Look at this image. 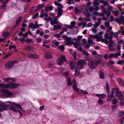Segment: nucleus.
<instances>
[{
	"label": "nucleus",
	"instance_id": "58836bf2",
	"mask_svg": "<svg viewBox=\"0 0 124 124\" xmlns=\"http://www.w3.org/2000/svg\"><path fill=\"white\" fill-rule=\"evenodd\" d=\"M85 59L89 62L91 61V60H93V58L90 56H88L87 57H85Z\"/></svg>",
	"mask_w": 124,
	"mask_h": 124
},
{
	"label": "nucleus",
	"instance_id": "5701e85b",
	"mask_svg": "<svg viewBox=\"0 0 124 124\" xmlns=\"http://www.w3.org/2000/svg\"><path fill=\"white\" fill-rule=\"evenodd\" d=\"M67 86H70L71 85L72 83L71 79L69 77L67 79Z\"/></svg>",
	"mask_w": 124,
	"mask_h": 124
},
{
	"label": "nucleus",
	"instance_id": "de8ad7c7",
	"mask_svg": "<svg viewBox=\"0 0 124 124\" xmlns=\"http://www.w3.org/2000/svg\"><path fill=\"white\" fill-rule=\"evenodd\" d=\"M115 19L114 17L112 15H110V19H109V22H111V21H113L115 20Z\"/></svg>",
	"mask_w": 124,
	"mask_h": 124
},
{
	"label": "nucleus",
	"instance_id": "338daca9",
	"mask_svg": "<svg viewBox=\"0 0 124 124\" xmlns=\"http://www.w3.org/2000/svg\"><path fill=\"white\" fill-rule=\"evenodd\" d=\"M113 13L116 16H117L119 14V11L118 10H117L115 12L113 11Z\"/></svg>",
	"mask_w": 124,
	"mask_h": 124
},
{
	"label": "nucleus",
	"instance_id": "f704fd0d",
	"mask_svg": "<svg viewBox=\"0 0 124 124\" xmlns=\"http://www.w3.org/2000/svg\"><path fill=\"white\" fill-rule=\"evenodd\" d=\"M115 21L118 23H122V22H121L119 18L117 17L115 18Z\"/></svg>",
	"mask_w": 124,
	"mask_h": 124
},
{
	"label": "nucleus",
	"instance_id": "0e129e2a",
	"mask_svg": "<svg viewBox=\"0 0 124 124\" xmlns=\"http://www.w3.org/2000/svg\"><path fill=\"white\" fill-rule=\"evenodd\" d=\"M42 39L41 38H38L36 39V41L37 43H40L41 42Z\"/></svg>",
	"mask_w": 124,
	"mask_h": 124
},
{
	"label": "nucleus",
	"instance_id": "603ef678",
	"mask_svg": "<svg viewBox=\"0 0 124 124\" xmlns=\"http://www.w3.org/2000/svg\"><path fill=\"white\" fill-rule=\"evenodd\" d=\"M53 8H45L44 11L46 12H49V11H52Z\"/></svg>",
	"mask_w": 124,
	"mask_h": 124
},
{
	"label": "nucleus",
	"instance_id": "79ce46f5",
	"mask_svg": "<svg viewBox=\"0 0 124 124\" xmlns=\"http://www.w3.org/2000/svg\"><path fill=\"white\" fill-rule=\"evenodd\" d=\"M80 69L81 70V68L80 67H79L77 65L76 67L75 68V73H77L78 72V71H79V70Z\"/></svg>",
	"mask_w": 124,
	"mask_h": 124
},
{
	"label": "nucleus",
	"instance_id": "9b49d317",
	"mask_svg": "<svg viewBox=\"0 0 124 124\" xmlns=\"http://www.w3.org/2000/svg\"><path fill=\"white\" fill-rule=\"evenodd\" d=\"M100 1L99 2H97L96 1H94L92 3L93 5V7H91L90 8H93V7H95V8H99V6L100 5Z\"/></svg>",
	"mask_w": 124,
	"mask_h": 124
},
{
	"label": "nucleus",
	"instance_id": "7c9ffc66",
	"mask_svg": "<svg viewBox=\"0 0 124 124\" xmlns=\"http://www.w3.org/2000/svg\"><path fill=\"white\" fill-rule=\"evenodd\" d=\"M31 39H24L20 41V42L21 43L26 42L27 43H30L31 42Z\"/></svg>",
	"mask_w": 124,
	"mask_h": 124
},
{
	"label": "nucleus",
	"instance_id": "a878e982",
	"mask_svg": "<svg viewBox=\"0 0 124 124\" xmlns=\"http://www.w3.org/2000/svg\"><path fill=\"white\" fill-rule=\"evenodd\" d=\"M9 84H0V87H2L3 88H6L9 87Z\"/></svg>",
	"mask_w": 124,
	"mask_h": 124
},
{
	"label": "nucleus",
	"instance_id": "49530a36",
	"mask_svg": "<svg viewBox=\"0 0 124 124\" xmlns=\"http://www.w3.org/2000/svg\"><path fill=\"white\" fill-rule=\"evenodd\" d=\"M105 24L106 27L107 28L110 26V23L109 22L107 21L105 22Z\"/></svg>",
	"mask_w": 124,
	"mask_h": 124
},
{
	"label": "nucleus",
	"instance_id": "2eb2a0df",
	"mask_svg": "<svg viewBox=\"0 0 124 124\" xmlns=\"http://www.w3.org/2000/svg\"><path fill=\"white\" fill-rule=\"evenodd\" d=\"M74 61H72L70 62L69 65L70 70H73L75 68V64L74 63Z\"/></svg>",
	"mask_w": 124,
	"mask_h": 124
},
{
	"label": "nucleus",
	"instance_id": "4be33fe9",
	"mask_svg": "<svg viewBox=\"0 0 124 124\" xmlns=\"http://www.w3.org/2000/svg\"><path fill=\"white\" fill-rule=\"evenodd\" d=\"M108 9V12L106 14V16H110L111 12L113 10L114 8H107Z\"/></svg>",
	"mask_w": 124,
	"mask_h": 124
},
{
	"label": "nucleus",
	"instance_id": "c85d7f7f",
	"mask_svg": "<svg viewBox=\"0 0 124 124\" xmlns=\"http://www.w3.org/2000/svg\"><path fill=\"white\" fill-rule=\"evenodd\" d=\"M8 0H6L5 1H4L3 3L1 5L0 8H5L6 5V4L7 3Z\"/></svg>",
	"mask_w": 124,
	"mask_h": 124
},
{
	"label": "nucleus",
	"instance_id": "c03bdc74",
	"mask_svg": "<svg viewBox=\"0 0 124 124\" xmlns=\"http://www.w3.org/2000/svg\"><path fill=\"white\" fill-rule=\"evenodd\" d=\"M93 71L92 70H90V69L89 68H88L87 70L86 71V72L87 74L89 75L90 74H91L90 73H92Z\"/></svg>",
	"mask_w": 124,
	"mask_h": 124
},
{
	"label": "nucleus",
	"instance_id": "a18cd8bd",
	"mask_svg": "<svg viewBox=\"0 0 124 124\" xmlns=\"http://www.w3.org/2000/svg\"><path fill=\"white\" fill-rule=\"evenodd\" d=\"M84 51L82 52V54L86 56H88L89 55V54L85 50H83Z\"/></svg>",
	"mask_w": 124,
	"mask_h": 124
},
{
	"label": "nucleus",
	"instance_id": "680f3d73",
	"mask_svg": "<svg viewBox=\"0 0 124 124\" xmlns=\"http://www.w3.org/2000/svg\"><path fill=\"white\" fill-rule=\"evenodd\" d=\"M83 14L85 15V16L86 18H88L89 17L91 16V15L89 13H87V14H85V13H84L83 12Z\"/></svg>",
	"mask_w": 124,
	"mask_h": 124
},
{
	"label": "nucleus",
	"instance_id": "f3484780",
	"mask_svg": "<svg viewBox=\"0 0 124 124\" xmlns=\"http://www.w3.org/2000/svg\"><path fill=\"white\" fill-rule=\"evenodd\" d=\"M77 85L76 84H73L72 85V89L76 92H78L80 90L77 88Z\"/></svg>",
	"mask_w": 124,
	"mask_h": 124
},
{
	"label": "nucleus",
	"instance_id": "e433bc0d",
	"mask_svg": "<svg viewBox=\"0 0 124 124\" xmlns=\"http://www.w3.org/2000/svg\"><path fill=\"white\" fill-rule=\"evenodd\" d=\"M98 103L99 105H101L103 104V100L101 99H99L98 101Z\"/></svg>",
	"mask_w": 124,
	"mask_h": 124
},
{
	"label": "nucleus",
	"instance_id": "a211bd4d",
	"mask_svg": "<svg viewBox=\"0 0 124 124\" xmlns=\"http://www.w3.org/2000/svg\"><path fill=\"white\" fill-rule=\"evenodd\" d=\"M99 74L100 78L101 79H104L105 78V75L104 73L101 70L99 71Z\"/></svg>",
	"mask_w": 124,
	"mask_h": 124
},
{
	"label": "nucleus",
	"instance_id": "6ab92c4d",
	"mask_svg": "<svg viewBox=\"0 0 124 124\" xmlns=\"http://www.w3.org/2000/svg\"><path fill=\"white\" fill-rule=\"evenodd\" d=\"M81 10L78 9V8H74L75 9V12L77 14H80L82 11H83L84 8H81Z\"/></svg>",
	"mask_w": 124,
	"mask_h": 124
},
{
	"label": "nucleus",
	"instance_id": "f257e3e1",
	"mask_svg": "<svg viewBox=\"0 0 124 124\" xmlns=\"http://www.w3.org/2000/svg\"><path fill=\"white\" fill-rule=\"evenodd\" d=\"M14 78H10L9 77H6L4 79V80L6 82L9 83L7 84L9 85V87L7 88L9 89H13L16 88V83H14L12 81H15Z\"/></svg>",
	"mask_w": 124,
	"mask_h": 124
},
{
	"label": "nucleus",
	"instance_id": "4468645a",
	"mask_svg": "<svg viewBox=\"0 0 124 124\" xmlns=\"http://www.w3.org/2000/svg\"><path fill=\"white\" fill-rule=\"evenodd\" d=\"M117 80L119 85H121L122 86H124V81L122 79L120 78H118Z\"/></svg>",
	"mask_w": 124,
	"mask_h": 124
},
{
	"label": "nucleus",
	"instance_id": "a19ab883",
	"mask_svg": "<svg viewBox=\"0 0 124 124\" xmlns=\"http://www.w3.org/2000/svg\"><path fill=\"white\" fill-rule=\"evenodd\" d=\"M93 33H95V34L97 33V30L95 28L93 27H92L91 29Z\"/></svg>",
	"mask_w": 124,
	"mask_h": 124
},
{
	"label": "nucleus",
	"instance_id": "cd10ccee",
	"mask_svg": "<svg viewBox=\"0 0 124 124\" xmlns=\"http://www.w3.org/2000/svg\"><path fill=\"white\" fill-rule=\"evenodd\" d=\"M63 10L62 8H55V12L59 13H63Z\"/></svg>",
	"mask_w": 124,
	"mask_h": 124
},
{
	"label": "nucleus",
	"instance_id": "423d86ee",
	"mask_svg": "<svg viewBox=\"0 0 124 124\" xmlns=\"http://www.w3.org/2000/svg\"><path fill=\"white\" fill-rule=\"evenodd\" d=\"M86 64V62L85 60L80 59L76 63V64L78 66H79L81 70L83 69L84 66Z\"/></svg>",
	"mask_w": 124,
	"mask_h": 124
},
{
	"label": "nucleus",
	"instance_id": "13d9d810",
	"mask_svg": "<svg viewBox=\"0 0 124 124\" xmlns=\"http://www.w3.org/2000/svg\"><path fill=\"white\" fill-rule=\"evenodd\" d=\"M119 34V33L118 32H115L114 33L113 36L114 37L117 38L118 37V35Z\"/></svg>",
	"mask_w": 124,
	"mask_h": 124
},
{
	"label": "nucleus",
	"instance_id": "ddd939ff",
	"mask_svg": "<svg viewBox=\"0 0 124 124\" xmlns=\"http://www.w3.org/2000/svg\"><path fill=\"white\" fill-rule=\"evenodd\" d=\"M45 55V57L47 59H50L52 58V55L49 52H47Z\"/></svg>",
	"mask_w": 124,
	"mask_h": 124
},
{
	"label": "nucleus",
	"instance_id": "b1692460",
	"mask_svg": "<svg viewBox=\"0 0 124 124\" xmlns=\"http://www.w3.org/2000/svg\"><path fill=\"white\" fill-rule=\"evenodd\" d=\"M74 42L73 41L71 40L70 41H67V42L65 43V44L67 46H70V45H72L74 44Z\"/></svg>",
	"mask_w": 124,
	"mask_h": 124
},
{
	"label": "nucleus",
	"instance_id": "09e8293b",
	"mask_svg": "<svg viewBox=\"0 0 124 124\" xmlns=\"http://www.w3.org/2000/svg\"><path fill=\"white\" fill-rule=\"evenodd\" d=\"M118 108V107L116 105L115 106H112L111 107V108L113 110H116Z\"/></svg>",
	"mask_w": 124,
	"mask_h": 124
},
{
	"label": "nucleus",
	"instance_id": "bf43d9fd",
	"mask_svg": "<svg viewBox=\"0 0 124 124\" xmlns=\"http://www.w3.org/2000/svg\"><path fill=\"white\" fill-rule=\"evenodd\" d=\"M45 5L44 4H39L37 8H42L45 6Z\"/></svg>",
	"mask_w": 124,
	"mask_h": 124
},
{
	"label": "nucleus",
	"instance_id": "f03ea898",
	"mask_svg": "<svg viewBox=\"0 0 124 124\" xmlns=\"http://www.w3.org/2000/svg\"><path fill=\"white\" fill-rule=\"evenodd\" d=\"M101 63L98 61L95 60L89 62L88 63V66L91 69H93L97 67V65L101 64Z\"/></svg>",
	"mask_w": 124,
	"mask_h": 124
},
{
	"label": "nucleus",
	"instance_id": "2f4dec72",
	"mask_svg": "<svg viewBox=\"0 0 124 124\" xmlns=\"http://www.w3.org/2000/svg\"><path fill=\"white\" fill-rule=\"evenodd\" d=\"M106 88V91L108 93L109 92V85L107 81L106 82L105 84Z\"/></svg>",
	"mask_w": 124,
	"mask_h": 124
},
{
	"label": "nucleus",
	"instance_id": "6e6d98bb",
	"mask_svg": "<svg viewBox=\"0 0 124 124\" xmlns=\"http://www.w3.org/2000/svg\"><path fill=\"white\" fill-rule=\"evenodd\" d=\"M15 48V46L11 45H10L9 49V50H11L12 48L14 49Z\"/></svg>",
	"mask_w": 124,
	"mask_h": 124
},
{
	"label": "nucleus",
	"instance_id": "3c124183",
	"mask_svg": "<svg viewBox=\"0 0 124 124\" xmlns=\"http://www.w3.org/2000/svg\"><path fill=\"white\" fill-rule=\"evenodd\" d=\"M39 13H38L34 16L32 17V18H34V19H36L37 18V17L39 15Z\"/></svg>",
	"mask_w": 124,
	"mask_h": 124
},
{
	"label": "nucleus",
	"instance_id": "1a4fd4ad",
	"mask_svg": "<svg viewBox=\"0 0 124 124\" xmlns=\"http://www.w3.org/2000/svg\"><path fill=\"white\" fill-rule=\"evenodd\" d=\"M0 92L3 94L9 95L10 96H11L12 94V93L7 90L4 89H1L0 90Z\"/></svg>",
	"mask_w": 124,
	"mask_h": 124
},
{
	"label": "nucleus",
	"instance_id": "39448f33",
	"mask_svg": "<svg viewBox=\"0 0 124 124\" xmlns=\"http://www.w3.org/2000/svg\"><path fill=\"white\" fill-rule=\"evenodd\" d=\"M67 60L66 57L63 55L61 56V57H59L57 60V63L59 65H61L63 63V62H66Z\"/></svg>",
	"mask_w": 124,
	"mask_h": 124
},
{
	"label": "nucleus",
	"instance_id": "473e14b6",
	"mask_svg": "<svg viewBox=\"0 0 124 124\" xmlns=\"http://www.w3.org/2000/svg\"><path fill=\"white\" fill-rule=\"evenodd\" d=\"M58 49L62 51H64L65 50L64 45H63L61 46L59 45L58 47Z\"/></svg>",
	"mask_w": 124,
	"mask_h": 124
},
{
	"label": "nucleus",
	"instance_id": "774afa93",
	"mask_svg": "<svg viewBox=\"0 0 124 124\" xmlns=\"http://www.w3.org/2000/svg\"><path fill=\"white\" fill-rule=\"evenodd\" d=\"M82 27L83 28H85L87 25V23L86 22H82Z\"/></svg>",
	"mask_w": 124,
	"mask_h": 124
},
{
	"label": "nucleus",
	"instance_id": "72a5a7b5",
	"mask_svg": "<svg viewBox=\"0 0 124 124\" xmlns=\"http://www.w3.org/2000/svg\"><path fill=\"white\" fill-rule=\"evenodd\" d=\"M112 103L113 105L116 104L118 101V100L115 97L112 99Z\"/></svg>",
	"mask_w": 124,
	"mask_h": 124
},
{
	"label": "nucleus",
	"instance_id": "5fc2aeb1",
	"mask_svg": "<svg viewBox=\"0 0 124 124\" xmlns=\"http://www.w3.org/2000/svg\"><path fill=\"white\" fill-rule=\"evenodd\" d=\"M80 91L84 94H87L88 93V92L86 90H80Z\"/></svg>",
	"mask_w": 124,
	"mask_h": 124
},
{
	"label": "nucleus",
	"instance_id": "8fccbe9b",
	"mask_svg": "<svg viewBox=\"0 0 124 124\" xmlns=\"http://www.w3.org/2000/svg\"><path fill=\"white\" fill-rule=\"evenodd\" d=\"M122 92L121 91H120V92H116V97H118V96L120 95L123 94L121 93Z\"/></svg>",
	"mask_w": 124,
	"mask_h": 124
},
{
	"label": "nucleus",
	"instance_id": "052dcab7",
	"mask_svg": "<svg viewBox=\"0 0 124 124\" xmlns=\"http://www.w3.org/2000/svg\"><path fill=\"white\" fill-rule=\"evenodd\" d=\"M88 9L89 11V12H90V13L91 14H92V12H94V8H87Z\"/></svg>",
	"mask_w": 124,
	"mask_h": 124
},
{
	"label": "nucleus",
	"instance_id": "bb28decb",
	"mask_svg": "<svg viewBox=\"0 0 124 124\" xmlns=\"http://www.w3.org/2000/svg\"><path fill=\"white\" fill-rule=\"evenodd\" d=\"M28 33H27V32H25V33H24L23 37L19 39L18 40H19L20 41H22V40L24 39H25V38L28 36Z\"/></svg>",
	"mask_w": 124,
	"mask_h": 124
},
{
	"label": "nucleus",
	"instance_id": "864d4df0",
	"mask_svg": "<svg viewBox=\"0 0 124 124\" xmlns=\"http://www.w3.org/2000/svg\"><path fill=\"white\" fill-rule=\"evenodd\" d=\"M16 107L17 108H18L21 110L22 108V107H21V105H20L16 103Z\"/></svg>",
	"mask_w": 124,
	"mask_h": 124
},
{
	"label": "nucleus",
	"instance_id": "0eeeda50",
	"mask_svg": "<svg viewBox=\"0 0 124 124\" xmlns=\"http://www.w3.org/2000/svg\"><path fill=\"white\" fill-rule=\"evenodd\" d=\"M124 111H121L118 113V116H122L119 119V123L121 124H124Z\"/></svg>",
	"mask_w": 124,
	"mask_h": 124
},
{
	"label": "nucleus",
	"instance_id": "37998d69",
	"mask_svg": "<svg viewBox=\"0 0 124 124\" xmlns=\"http://www.w3.org/2000/svg\"><path fill=\"white\" fill-rule=\"evenodd\" d=\"M63 76H65V78H68V77L69 75V73L68 72H66L64 73H63Z\"/></svg>",
	"mask_w": 124,
	"mask_h": 124
},
{
	"label": "nucleus",
	"instance_id": "ea45409f",
	"mask_svg": "<svg viewBox=\"0 0 124 124\" xmlns=\"http://www.w3.org/2000/svg\"><path fill=\"white\" fill-rule=\"evenodd\" d=\"M101 10L103 11L104 14H106L108 12V9L107 8H100Z\"/></svg>",
	"mask_w": 124,
	"mask_h": 124
},
{
	"label": "nucleus",
	"instance_id": "c9c22d12",
	"mask_svg": "<svg viewBox=\"0 0 124 124\" xmlns=\"http://www.w3.org/2000/svg\"><path fill=\"white\" fill-rule=\"evenodd\" d=\"M9 34L8 31H6L3 33L2 35L3 37L5 38L8 37L9 36Z\"/></svg>",
	"mask_w": 124,
	"mask_h": 124
},
{
	"label": "nucleus",
	"instance_id": "393cba45",
	"mask_svg": "<svg viewBox=\"0 0 124 124\" xmlns=\"http://www.w3.org/2000/svg\"><path fill=\"white\" fill-rule=\"evenodd\" d=\"M25 46H26V47L24 48V49L26 51H31V48H32V46H29L28 45H25Z\"/></svg>",
	"mask_w": 124,
	"mask_h": 124
},
{
	"label": "nucleus",
	"instance_id": "4c0bfd02",
	"mask_svg": "<svg viewBox=\"0 0 124 124\" xmlns=\"http://www.w3.org/2000/svg\"><path fill=\"white\" fill-rule=\"evenodd\" d=\"M54 65L53 63L51 62H49L47 64V66L50 68H52Z\"/></svg>",
	"mask_w": 124,
	"mask_h": 124
},
{
	"label": "nucleus",
	"instance_id": "7ed1b4c3",
	"mask_svg": "<svg viewBox=\"0 0 124 124\" xmlns=\"http://www.w3.org/2000/svg\"><path fill=\"white\" fill-rule=\"evenodd\" d=\"M5 103L2 102H0V107L2 108H6L13 106L14 105H16V104L13 103L10 101H5Z\"/></svg>",
	"mask_w": 124,
	"mask_h": 124
},
{
	"label": "nucleus",
	"instance_id": "c756f323",
	"mask_svg": "<svg viewBox=\"0 0 124 124\" xmlns=\"http://www.w3.org/2000/svg\"><path fill=\"white\" fill-rule=\"evenodd\" d=\"M37 56L36 55V54H30L28 55V57L34 59H36L37 57H34V55Z\"/></svg>",
	"mask_w": 124,
	"mask_h": 124
},
{
	"label": "nucleus",
	"instance_id": "4d7b16f0",
	"mask_svg": "<svg viewBox=\"0 0 124 124\" xmlns=\"http://www.w3.org/2000/svg\"><path fill=\"white\" fill-rule=\"evenodd\" d=\"M93 40L90 38H88V44H91Z\"/></svg>",
	"mask_w": 124,
	"mask_h": 124
},
{
	"label": "nucleus",
	"instance_id": "f8f14e48",
	"mask_svg": "<svg viewBox=\"0 0 124 124\" xmlns=\"http://www.w3.org/2000/svg\"><path fill=\"white\" fill-rule=\"evenodd\" d=\"M115 88H114L112 89L111 91V94H110L108 93V97L109 98H113L114 97V92H115L116 93V91H115Z\"/></svg>",
	"mask_w": 124,
	"mask_h": 124
},
{
	"label": "nucleus",
	"instance_id": "9d476101",
	"mask_svg": "<svg viewBox=\"0 0 124 124\" xmlns=\"http://www.w3.org/2000/svg\"><path fill=\"white\" fill-rule=\"evenodd\" d=\"M96 96L101 99H105L106 97V95L104 93L101 94H96Z\"/></svg>",
	"mask_w": 124,
	"mask_h": 124
},
{
	"label": "nucleus",
	"instance_id": "dca6fc26",
	"mask_svg": "<svg viewBox=\"0 0 124 124\" xmlns=\"http://www.w3.org/2000/svg\"><path fill=\"white\" fill-rule=\"evenodd\" d=\"M54 5L57 6V8H63V6L60 3H58L57 1H55L54 2Z\"/></svg>",
	"mask_w": 124,
	"mask_h": 124
},
{
	"label": "nucleus",
	"instance_id": "69168bd1",
	"mask_svg": "<svg viewBox=\"0 0 124 124\" xmlns=\"http://www.w3.org/2000/svg\"><path fill=\"white\" fill-rule=\"evenodd\" d=\"M34 24L32 22H31L28 25L29 27L30 28L33 27L34 26Z\"/></svg>",
	"mask_w": 124,
	"mask_h": 124
},
{
	"label": "nucleus",
	"instance_id": "e2e57ef3",
	"mask_svg": "<svg viewBox=\"0 0 124 124\" xmlns=\"http://www.w3.org/2000/svg\"><path fill=\"white\" fill-rule=\"evenodd\" d=\"M11 53H10L7 54L6 56L4 57L3 58L4 59H5L8 58L9 56H10L11 55Z\"/></svg>",
	"mask_w": 124,
	"mask_h": 124
},
{
	"label": "nucleus",
	"instance_id": "6e6552de",
	"mask_svg": "<svg viewBox=\"0 0 124 124\" xmlns=\"http://www.w3.org/2000/svg\"><path fill=\"white\" fill-rule=\"evenodd\" d=\"M16 63V60L12 62H9L7 63L5 65V66L7 70L10 69L11 68L13 67L14 65V63Z\"/></svg>",
	"mask_w": 124,
	"mask_h": 124
},
{
	"label": "nucleus",
	"instance_id": "412c9836",
	"mask_svg": "<svg viewBox=\"0 0 124 124\" xmlns=\"http://www.w3.org/2000/svg\"><path fill=\"white\" fill-rule=\"evenodd\" d=\"M100 3L102 4L104 6H108V1L104 0H100Z\"/></svg>",
	"mask_w": 124,
	"mask_h": 124
},
{
	"label": "nucleus",
	"instance_id": "20e7f679",
	"mask_svg": "<svg viewBox=\"0 0 124 124\" xmlns=\"http://www.w3.org/2000/svg\"><path fill=\"white\" fill-rule=\"evenodd\" d=\"M109 34H109H108L107 32H106L104 35V37L105 38H107L109 39V44H112L114 43L112 40L113 38L112 36L113 35L114 32L112 31H110Z\"/></svg>",
	"mask_w": 124,
	"mask_h": 124
},
{
	"label": "nucleus",
	"instance_id": "aec40b11",
	"mask_svg": "<svg viewBox=\"0 0 124 124\" xmlns=\"http://www.w3.org/2000/svg\"><path fill=\"white\" fill-rule=\"evenodd\" d=\"M22 16H19L16 20V26H18L20 22H21L22 19Z\"/></svg>",
	"mask_w": 124,
	"mask_h": 124
}]
</instances>
